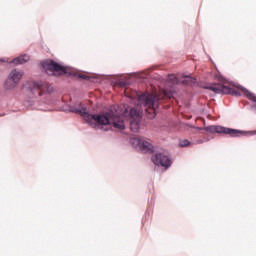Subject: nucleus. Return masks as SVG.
<instances>
[{"instance_id":"obj_3","label":"nucleus","mask_w":256,"mask_h":256,"mask_svg":"<svg viewBox=\"0 0 256 256\" xmlns=\"http://www.w3.org/2000/svg\"><path fill=\"white\" fill-rule=\"evenodd\" d=\"M43 69H45L46 73L49 75H65L67 73V69L61 66L59 63L53 60H46L42 63Z\"/></svg>"},{"instance_id":"obj_11","label":"nucleus","mask_w":256,"mask_h":256,"mask_svg":"<svg viewBox=\"0 0 256 256\" xmlns=\"http://www.w3.org/2000/svg\"><path fill=\"white\" fill-rule=\"evenodd\" d=\"M29 61V56L28 55H22L19 56L18 58H15L13 60L14 65H23V63H27Z\"/></svg>"},{"instance_id":"obj_5","label":"nucleus","mask_w":256,"mask_h":256,"mask_svg":"<svg viewBox=\"0 0 256 256\" xmlns=\"http://www.w3.org/2000/svg\"><path fill=\"white\" fill-rule=\"evenodd\" d=\"M141 113H143V110H141L139 106L130 109V129L131 131H133V133L139 132V123H141Z\"/></svg>"},{"instance_id":"obj_4","label":"nucleus","mask_w":256,"mask_h":256,"mask_svg":"<svg viewBox=\"0 0 256 256\" xmlns=\"http://www.w3.org/2000/svg\"><path fill=\"white\" fill-rule=\"evenodd\" d=\"M30 93L32 97H41L44 93H53V87L45 82H33Z\"/></svg>"},{"instance_id":"obj_6","label":"nucleus","mask_w":256,"mask_h":256,"mask_svg":"<svg viewBox=\"0 0 256 256\" xmlns=\"http://www.w3.org/2000/svg\"><path fill=\"white\" fill-rule=\"evenodd\" d=\"M204 130L208 131V133H219L222 135H229L230 137H239L241 135V131L223 126H208L204 128Z\"/></svg>"},{"instance_id":"obj_1","label":"nucleus","mask_w":256,"mask_h":256,"mask_svg":"<svg viewBox=\"0 0 256 256\" xmlns=\"http://www.w3.org/2000/svg\"><path fill=\"white\" fill-rule=\"evenodd\" d=\"M72 113H78L84 117L87 123H95L97 127L100 125H113L114 129L123 131L125 129V116L119 111V106H113L104 115L89 114L87 108H72Z\"/></svg>"},{"instance_id":"obj_14","label":"nucleus","mask_w":256,"mask_h":256,"mask_svg":"<svg viewBox=\"0 0 256 256\" xmlns=\"http://www.w3.org/2000/svg\"><path fill=\"white\" fill-rule=\"evenodd\" d=\"M0 117H5V114H0Z\"/></svg>"},{"instance_id":"obj_12","label":"nucleus","mask_w":256,"mask_h":256,"mask_svg":"<svg viewBox=\"0 0 256 256\" xmlns=\"http://www.w3.org/2000/svg\"><path fill=\"white\" fill-rule=\"evenodd\" d=\"M180 147H189V145H191V143L189 142V140H182L179 143Z\"/></svg>"},{"instance_id":"obj_7","label":"nucleus","mask_w":256,"mask_h":256,"mask_svg":"<svg viewBox=\"0 0 256 256\" xmlns=\"http://www.w3.org/2000/svg\"><path fill=\"white\" fill-rule=\"evenodd\" d=\"M23 79V71L18 69H13L6 80L5 87L6 89H15L19 82Z\"/></svg>"},{"instance_id":"obj_10","label":"nucleus","mask_w":256,"mask_h":256,"mask_svg":"<svg viewBox=\"0 0 256 256\" xmlns=\"http://www.w3.org/2000/svg\"><path fill=\"white\" fill-rule=\"evenodd\" d=\"M168 82L172 83L173 85H179V83H182V85H191L192 83H195V79L191 78V76H185L181 81L177 76L170 74L168 76Z\"/></svg>"},{"instance_id":"obj_13","label":"nucleus","mask_w":256,"mask_h":256,"mask_svg":"<svg viewBox=\"0 0 256 256\" xmlns=\"http://www.w3.org/2000/svg\"><path fill=\"white\" fill-rule=\"evenodd\" d=\"M79 78H80V79H87V76H86V75H83V74H80V75H79Z\"/></svg>"},{"instance_id":"obj_8","label":"nucleus","mask_w":256,"mask_h":256,"mask_svg":"<svg viewBox=\"0 0 256 256\" xmlns=\"http://www.w3.org/2000/svg\"><path fill=\"white\" fill-rule=\"evenodd\" d=\"M130 143L133 145V147H139V149H142V151H145V153H153V145L148 141L141 138H132Z\"/></svg>"},{"instance_id":"obj_9","label":"nucleus","mask_w":256,"mask_h":256,"mask_svg":"<svg viewBox=\"0 0 256 256\" xmlns=\"http://www.w3.org/2000/svg\"><path fill=\"white\" fill-rule=\"evenodd\" d=\"M152 162L154 165H160L161 167H165V169H169L171 167V160L169 157L165 156L162 153H158L152 157Z\"/></svg>"},{"instance_id":"obj_2","label":"nucleus","mask_w":256,"mask_h":256,"mask_svg":"<svg viewBox=\"0 0 256 256\" xmlns=\"http://www.w3.org/2000/svg\"><path fill=\"white\" fill-rule=\"evenodd\" d=\"M163 97L171 99L172 94L171 92L164 90V96L150 94L149 92L138 95V103L144 107L148 119H155V116L157 115V107H159V101H161Z\"/></svg>"}]
</instances>
